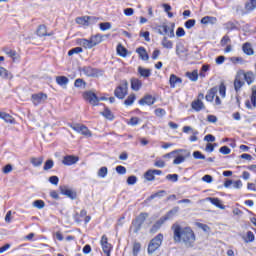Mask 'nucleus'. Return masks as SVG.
Listing matches in <instances>:
<instances>
[{
    "instance_id": "nucleus-24",
    "label": "nucleus",
    "mask_w": 256,
    "mask_h": 256,
    "mask_svg": "<svg viewBox=\"0 0 256 256\" xmlns=\"http://www.w3.org/2000/svg\"><path fill=\"white\" fill-rule=\"evenodd\" d=\"M51 33H47V27L45 25H40L37 29L38 37H51Z\"/></svg>"
},
{
    "instance_id": "nucleus-48",
    "label": "nucleus",
    "mask_w": 256,
    "mask_h": 256,
    "mask_svg": "<svg viewBox=\"0 0 256 256\" xmlns=\"http://www.w3.org/2000/svg\"><path fill=\"white\" fill-rule=\"evenodd\" d=\"M144 177L146 181H155V174L153 173V170H148L145 174Z\"/></svg>"
},
{
    "instance_id": "nucleus-8",
    "label": "nucleus",
    "mask_w": 256,
    "mask_h": 256,
    "mask_svg": "<svg viewBox=\"0 0 256 256\" xmlns=\"http://www.w3.org/2000/svg\"><path fill=\"white\" fill-rule=\"evenodd\" d=\"M71 129L76 133H80V135H84V137H92V133L85 125L81 124H70Z\"/></svg>"
},
{
    "instance_id": "nucleus-17",
    "label": "nucleus",
    "mask_w": 256,
    "mask_h": 256,
    "mask_svg": "<svg viewBox=\"0 0 256 256\" xmlns=\"http://www.w3.org/2000/svg\"><path fill=\"white\" fill-rule=\"evenodd\" d=\"M169 83H170V87L172 89H175V87H177V85H181V83H183V80L181 78L177 77V75L172 74L170 76Z\"/></svg>"
},
{
    "instance_id": "nucleus-16",
    "label": "nucleus",
    "mask_w": 256,
    "mask_h": 256,
    "mask_svg": "<svg viewBox=\"0 0 256 256\" xmlns=\"http://www.w3.org/2000/svg\"><path fill=\"white\" fill-rule=\"evenodd\" d=\"M91 19V16L77 17L76 23L78 25H83V27H89L91 25Z\"/></svg>"
},
{
    "instance_id": "nucleus-47",
    "label": "nucleus",
    "mask_w": 256,
    "mask_h": 256,
    "mask_svg": "<svg viewBox=\"0 0 256 256\" xmlns=\"http://www.w3.org/2000/svg\"><path fill=\"white\" fill-rule=\"evenodd\" d=\"M162 46L165 49H171L173 47V42L168 40L167 37H164L162 40Z\"/></svg>"
},
{
    "instance_id": "nucleus-30",
    "label": "nucleus",
    "mask_w": 256,
    "mask_h": 256,
    "mask_svg": "<svg viewBox=\"0 0 256 256\" xmlns=\"http://www.w3.org/2000/svg\"><path fill=\"white\" fill-rule=\"evenodd\" d=\"M56 83L61 87H66V85L69 83V78L65 76H58L56 77Z\"/></svg>"
},
{
    "instance_id": "nucleus-41",
    "label": "nucleus",
    "mask_w": 256,
    "mask_h": 256,
    "mask_svg": "<svg viewBox=\"0 0 256 256\" xmlns=\"http://www.w3.org/2000/svg\"><path fill=\"white\" fill-rule=\"evenodd\" d=\"M250 101L248 100L245 103L247 109H255V107H256V96H251ZM251 103H252V105H251Z\"/></svg>"
},
{
    "instance_id": "nucleus-43",
    "label": "nucleus",
    "mask_w": 256,
    "mask_h": 256,
    "mask_svg": "<svg viewBox=\"0 0 256 256\" xmlns=\"http://www.w3.org/2000/svg\"><path fill=\"white\" fill-rule=\"evenodd\" d=\"M53 167H55V162L49 159L44 163L43 170L49 171V169H53Z\"/></svg>"
},
{
    "instance_id": "nucleus-14",
    "label": "nucleus",
    "mask_w": 256,
    "mask_h": 256,
    "mask_svg": "<svg viewBox=\"0 0 256 256\" xmlns=\"http://www.w3.org/2000/svg\"><path fill=\"white\" fill-rule=\"evenodd\" d=\"M101 247L102 251L106 254V256H111V244H109L107 240V236L103 235L101 238Z\"/></svg>"
},
{
    "instance_id": "nucleus-36",
    "label": "nucleus",
    "mask_w": 256,
    "mask_h": 256,
    "mask_svg": "<svg viewBox=\"0 0 256 256\" xmlns=\"http://www.w3.org/2000/svg\"><path fill=\"white\" fill-rule=\"evenodd\" d=\"M116 51L120 57H127V48L123 45L119 44L116 48Z\"/></svg>"
},
{
    "instance_id": "nucleus-29",
    "label": "nucleus",
    "mask_w": 256,
    "mask_h": 256,
    "mask_svg": "<svg viewBox=\"0 0 256 256\" xmlns=\"http://www.w3.org/2000/svg\"><path fill=\"white\" fill-rule=\"evenodd\" d=\"M30 163L33 167H41L43 165V157H32Z\"/></svg>"
},
{
    "instance_id": "nucleus-23",
    "label": "nucleus",
    "mask_w": 256,
    "mask_h": 256,
    "mask_svg": "<svg viewBox=\"0 0 256 256\" xmlns=\"http://www.w3.org/2000/svg\"><path fill=\"white\" fill-rule=\"evenodd\" d=\"M192 106V109H194V111H202V109H205V104L203 103V101L197 99V100H194L191 104Z\"/></svg>"
},
{
    "instance_id": "nucleus-52",
    "label": "nucleus",
    "mask_w": 256,
    "mask_h": 256,
    "mask_svg": "<svg viewBox=\"0 0 256 256\" xmlns=\"http://www.w3.org/2000/svg\"><path fill=\"white\" fill-rule=\"evenodd\" d=\"M166 179L168 181H172V183H177L179 181V175H177V174H168L166 176Z\"/></svg>"
},
{
    "instance_id": "nucleus-61",
    "label": "nucleus",
    "mask_w": 256,
    "mask_h": 256,
    "mask_svg": "<svg viewBox=\"0 0 256 256\" xmlns=\"http://www.w3.org/2000/svg\"><path fill=\"white\" fill-rule=\"evenodd\" d=\"M11 171H13V166L11 164H7L3 167V173H5V175L11 173Z\"/></svg>"
},
{
    "instance_id": "nucleus-57",
    "label": "nucleus",
    "mask_w": 256,
    "mask_h": 256,
    "mask_svg": "<svg viewBox=\"0 0 256 256\" xmlns=\"http://www.w3.org/2000/svg\"><path fill=\"white\" fill-rule=\"evenodd\" d=\"M219 153H222V155H230L231 154V150L228 146H222L219 149Z\"/></svg>"
},
{
    "instance_id": "nucleus-27",
    "label": "nucleus",
    "mask_w": 256,
    "mask_h": 256,
    "mask_svg": "<svg viewBox=\"0 0 256 256\" xmlns=\"http://www.w3.org/2000/svg\"><path fill=\"white\" fill-rule=\"evenodd\" d=\"M207 199H208V201H210V203H212V205H214L218 209H222V210L225 209V205H223L221 203V200H219V198H211V197H209Z\"/></svg>"
},
{
    "instance_id": "nucleus-35",
    "label": "nucleus",
    "mask_w": 256,
    "mask_h": 256,
    "mask_svg": "<svg viewBox=\"0 0 256 256\" xmlns=\"http://www.w3.org/2000/svg\"><path fill=\"white\" fill-rule=\"evenodd\" d=\"M243 239L245 243H253L255 241V234L252 231H248Z\"/></svg>"
},
{
    "instance_id": "nucleus-39",
    "label": "nucleus",
    "mask_w": 256,
    "mask_h": 256,
    "mask_svg": "<svg viewBox=\"0 0 256 256\" xmlns=\"http://www.w3.org/2000/svg\"><path fill=\"white\" fill-rule=\"evenodd\" d=\"M245 85V82H243V80L239 79V77H237L234 81V89L235 91H241V87H243Z\"/></svg>"
},
{
    "instance_id": "nucleus-55",
    "label": "nucleus",
    "mask_w": 256,
    "mask_h": 256,
    "mask_svg": "<svg viewBox=\"0 0 256 256\" xmlns=\"http://www.w3.org/2000/svg\"><path fill=\"white\" fill-rule=\"evenodd\" d=\"M155 115L156 117H165V115H167V112L163 108H157L155 110Z\"/></svg>"
},
{
    "instance_id": "nucleus-49",
    "label": "nucleus",
    "mask_w": 256,
    "mask_h": 256,
    "mask_svg": "<svg viewBox=\"0 0 256 256\" xmlns=\"http://www.w3.org/2000/svg\"><path fill=\"white\" fill-rule=\"evenodd\" d=\"M36 209H43L45 207V202L43 200H36L32 204Z\"/></svg>"
},
{
    "instance_id": "nucleus-42",
    "label": "nucleus",
    "mask_w": 256,
    "mask_h": 256,
    "mask_svg": "<svg viewBox=\"0 0 256 256\" xmlns=\"http://www.w3.org/2000/svg\"><path fill=\"white\" fill-rule=\"evenodd\" d=\"M242 49L246 55H253V48L251 47L250 43H245L242 46Z\"/></svg>"
},
{
    "instance_id": "nucleus-12",
    "label": "nucleus",
    "mask_w": 256,
    "mask_h": 256,
    "mask_svg": "<svg viewBox=\"0 0 256 256\" xmlns=\"http://www.w3.org/2000/svg\"><path fill=\"white\" fill-rule=\"evenodd\" d=\"M84 99L90 103V105H99V97L93 91L84 93Z\"/></svg>"
},
{
    "instance_id": "nucleus-4",
    "label": "nucleus",
    "mask_w": 256,
    "mask_h": 256,
    "mask_svg": "<svg viewBox=\"0 0 256 256\" xmlns=\"http://www.w3.org/2000/svg\"><path fill=\"white\" fill-rule=\"evenodd\" d=\"M174 153L173 165H181V163H185V160L191 157V152L187 149H177L174 150Z\"/></svg>"
},
{
    "instance_id": "nucleus-40",
    "label": "nucleus",
    "mask_w": 256,
    "mask_h": 256,
    "mask_svg": "<svg viewBox=\"0 0 256 256\" xmlns=\"http://www.w3.org/2000/svg\"><path fill=\"white\" fill-rule=\"evenodd\" d=\"M135 99H136L135 94H130L127 97V99L124 101V105H126V107H131V105H133V103H135Z\"/></svg>"
},
{
    "instance_id": "nucleus-54",
    "label": "nucleus",
    "mask_w": 256,
    "mask_h": 256,
    "mask_svg": "<svg viewBox=\"0 0 256 256\" xmlns=\"http://www.w3.org/2000/svg\"><path fill=\"white\" fill-rule=\"evenodd\" d=\"M101 31H109L111 29V24L109 22H103L99 24Z\"/></svg>"
},
{
    "instance_id": "nucleus-59",
    "label": "nucleus",
    "mask_w": 256,
    "mask_h": 256,
    "mask_svg": "<svg viewBox=\"0 0 256 256\" xmlns=\"http://www.w3.org/2000/svg\"><path fill=\"white\" fill-rule=\"evenodd\" d=\"M241 187H243V182L241 180L232 183V189H241Z\"/></svg>"
},
{
    "instance_id": "nucleus-38",
    "label": "nucleus",
    "mask_w": 256,
    "mask_h": 256,
    "mask_svg": "<svg viewBox=\"0 0 256 256\" xmlns=\"http://www.w3.org/2000/svg\"><path fill=\"white\" fill-rule=\"evenodd\" d=\"M186 77H188V79H190V81H197V79H199V73L197 72V70H194L193 72H187L186 73Z\"/></svg>"
},
{
    "instance_id": "nucleus-1",
    "label": "nucleus",
    "mask_w": 256,
    "mask_h": 256,
    "mask_svg": "<svg viewBox=\"0 0 256 256\" xmlns=\"http://www.w3.org/2000/svg\"><path fill=\"white\" fill-rule=\"evenodd\" d=\"M171 229L175 243H183L187 249L195 247L196 237L191 227H181L178 223H174Z\"/></svg>"
},
{
    "instance_id": "nucleus-60",
    "label": "nucleus",
    "mask_w": 256,
    "mask_h": 256,
    "mask_svg": "<svg viewBox=\"0 0 256 256\" xmlns=\"http://www.w3.org/2000/svg\"><path fill=\"white\" fill-rule=\"evenodd\" d=\"M128 125H131L132 127H135V125H139V118L132 117L128 122Z\"/></svg>"
},
{
    "instance_id": "nucleus-9",
    "label": "nucleus",
    "mask_w": 256,
    "mask_h": 256,
    "mask_svg": "<svg viewBox=\"0 0 256 256\" xmlns=\"http://www.w3.org/2000/svg\"><path fill=\"white\" fill-rule=\"evenodd\" d=\"M176 55L179 57V59L185 61L187 60V57H189V49H187L183 43L178 42L176 44Z\"/></svg>"
},
{
    "instance_id": "nucleus-53",
    "label": "nucleus",
    "mask_w": 256,
    "mask_h": 256,
    "mask_svg": "<svg viewBox=\"0 0 256 256\" xmlns=\"http://www.w3.org/2000/svg\"><path fill=\"white\" fill-rule=\"evenodd\" d=\"M139 251H141V243L135 242L133 245V255L134 256L139 255Z\"/></svg>"
},
{
    "instance_id": "nucleus-7",
    "label": "nucleus",
    "mask_w": 256,
    "mask_h": 256,
    "mask_svg": "<svg viewBox=\"0 0 256 256\" xmlns=\"http://www.w3.org/2000/svg\"><path fill=\"white\" fill-rule=\"evenodd\" d=\"M163 243V234H158L156 237H154L149 245H148V253L152 255V253L156 252L159 247H161Z\"/></svg>"
},
{
    "instance_id": "nucleus-22",
    "label": "nucleus",
    "mask_w": 256,
    "mask_h": 256,
    "mask_svg": "<svg viewBox=\"0 0 256 256\" xmlns=\"http://www.w3.org/2000/svg\"><path fill=\"white\" fill-rule=\"evenodd\" d=\"M136 53H138L142 61H149V54H147V50L145 49V47H139L138 49H136Z\"/></svg>"
},
{
    "instance_id": "nucleus-2",
    "label": "nucleus",
    "mask_w": 256,
    "mask_h": 256,
    "mask_svg": "<svg viewBox=\"0 0 256 256\" xmlns=\"http://www.w3.org/2000/svg\"><path fill=\"white\" fill-rule=\"evenodd\" d=\"M179 213V207H174L172 210H170L166 215L161 217L150 229V233H157L162 227V225L165 223V221H169V219H173L175 215Z\"/></svg>"
},
{
    "instance_id": "nucleus-45",
    "label": "nucleus",
    "mask_w": 256,
    "mask_h": 256,
    "mask_svg": "<svg viewBox=\"0 0 256 256\" xmlns=\"http://www.w3.org/2000/svg\"><path fill=\"white\" fill-rule=\"evenodd\" d=\"M227 93V87L225 86V83H221L219 86V95L222 97V99H225Z\"/></svg>"
},
{
    "instance_id": "nucleus-5",
    "label": "nucleus",
    "mask_w": 256,
    "mask_h": 256,
    "mask_svg": "<svg viewBox=\"0 0 256 256\" xmlns=\"http://www.w3.org/2000/svg\"><path fill=\"white\" fill-rule=\"evenodd\" d=\"M129 90V82L122 80L120 85L115 89L114 95L117 99H125Z\"/></svg>"
},
{
    "instance_id": "nucleus-28",
    "label": "nucleus",
    "mask_w": 256,
    "mask_h": 256,
    "mask_svg": "<svg viewBox=\"0 0 256 256\" xmlns=\"http://www.w3.org/2000/svg\"><path fill=\"white\" fill-rule=\"evenodd\" d=\"M244 79L248 85H251L255 81V74L252 71L246 72Z\"/></svg>"
},
{
    "instance_id": "nucleus-19",
    "label": "nucleus",
    "mask_w": 256,
    "mask_h": 256,
    "mask_svg": "<svg viewBox=\"0 0 256 256\" xmlns=\"http://www.w3.org/2000/svg\"><path fill=\"white\" fill-rule=\"evenodd\" d=\"M219 91V89H217V87H213L211 88L207 94H206V101H209L210 103L213 102V99H215V97H217V92Z\"/></svg>"
},
{
    "instance_id": "nucleus-46",
    "label": "nucleus",
    "mask_w": 256,
    "mask_h": 256,
    "mask_svg": "<svg viewBox=\"0 0 256 256\" xmlns=\"http://www.w3.org/2000/svg\"><path fill=\"white\" fill-rule=\"evenodd\" d=\"M101 115H103V117H105L106 119L113 121V113L108 108H105L104 111L101 112Z\"/></svg>"
},
{
    "instance_id": "nucleus-13",
    "label": "nucleus",
    "mask_w": 256,
    "mask_h": 256,
    "mask_svg": "<svg viewBox=\"0 0 256 256\" xmlns=\"http://www.w3.org/2000/svg\"><path fill=\"white\" fill-rule=\"evenodd\" d=\"M82 73L87 77H99V70L91 66H84L82 68Z\"/></svg>"
},
{
    "instance_id": "nucleus-18",
    "label": "nucleus",
    "mask_w": 256,
    "mask_h": 256,
    "mask_svg": "<svg viewBox=\"0 0 256 256\" xmlns=\"http://www.w3.org/2000/svg\"><path fill=\"white\" fill-rule=\"evenodd\" d=\"M173 27H175V24H172L171 26L162 25V30L165 33V35H168V37L173 38L175 37V31Z\"/></svg>"
},
{
    "instance_id": "nucleus-34",
    "label": "nucleus",
    "mask_w": 256,
    "mask_h": 256,
    "mask_svg": "<svg viewBox=\"0 0 256 256\" xmlns=\"http://www.w3.org/2000/svg\"><path fill=\"white\" fill-rule=\"evenodd\" d=\"M246 11H255L256 9V0H248L245 4Z\"/></svg>"
},
{
    "instance_id": "nucleus-20",
    "label": "nucleus",
    "mask_w": 256,
    "mask_h": 256,
    "mask_svg": "<svg viewBox=\"0 0 256 256\" xmlns=\"http://www.w3.org/2000/svg\"><path fill=\"white\" fill-rule=\"evenodd\" d=\"M155 103V98L151 95H146L139 100V105H153Z\"/></svg>"
},
{
    "instance_id": "nucleus-31",
    "label": "nucleus",
    "mask_w": 256,
    "mask_h": 256,
    "mask_svg": "<svg viewBox=\"0 0 256 256\" xmlns=\"http://www.w3.org/2000/svg\"><path fill=\"white\" fill-rule=\"evenodd\" d=\"M138 73L141 77L147 78L151 77V70L143 67H138Z\"/></svg>"
},
{
    "instance_id": "nucleus-21",
    "label": "nucleus",
    "mask_w": 256,
    "mask_h": 256,
    "mask_svg": "<svg viewBox=\"0 0 256 256\" xmlns=\"http://www.w3.org/2000/svg\"><path fill=\"white\" fill-rule=\"evenodd\" d=\"M143 87V82L137 78L131 79V89L132 91H139Z\"/></svg>"
},
{
    "instance_id": "nucleus-44",
    "label": "nucleus",
    "mask_w": 256,
    "mask_h": 256,
    "mask_svg": "<svg viewBox=\"0 0 256 256\" xmlns=\"http://www.w3.org/2000/svg\"><path fill=\"white\" fill-rule=\"evenodd\" d=\"M107 173H108V169L107 167H101L99 170H98V177H100L101 179H105L107 177Z\"/></svg>"
},
{
    "instance_id": "nucleus-64",
    "label": "nucleus",
    "mask_w": 256,
    "mask_h": 256,
    "mask_svg": "<svg viewBox=\"0 0 256 256\" xmlns=\"http://www.w3.org/2000/svg\"><path fill=\"white\" fill-rule=\"evenodd\" d=\"M176 36L177 37H185V29L182 27H179L176 31Z\"/></svg>"
},
{
    "instance_id": "nucleus-51",
    "label": "nucleus",
    "mask_w": 256,
    "mask_h": 256,
    "mask_svg": "<svg viewBox=\"0 0 256 256\" xmlns=\"http://www.w3.org/2000/svg\"><path fill=\"white\" fill-rule=\"evenodd\" d=\"M79 53H83V48H81V47H75V48H72V49L68 52V56L71 57V55H75V54H79Z\"/></svg>"
},
{
    "instance_id": "nucleus-62",
    "label": "nucleus",
    "mask_w": 256,
    "mask_h": 256,
    "mask_svg": "<svg viewBox=\"0 0 256 256\" xmlns=\"http://www.w3.org/2000/svg\"><path fill=\"white\" fill-rule=\"evenodd\" d=\"M127 183H128V185H135V183H137V178H136V176H130V177H128V179H127Z\"/></svg>"
},
{
    "instance_id": "nucleus-32",
    "label": "nucleus",
    "mask_w": 256,
    "mask_h": 256,
    "mask_svg": "<svg viewBox=\"0 0 256 256\" xmlns=\"http://www.w3.org/2000/svg\"><path fill=\"white\" fill-rule=\"evenodd\" d=\"M0 77L3 79H12L13 75L4 67H0Z\"/></svg>"
},
{
    "instance_id": "nucleus-33",
    "label": "nucleus",
    "mask_w": 256,
    "mask_h": 256,
    "mask_svg": "<svg viewBox=\"0 0 256 256\" xmlns=\"http://www.w3.org/2000/svg\"><path fill=\"white\" fill-rule=\"evenodd\" d=\"M217 21V18L213 16H205L201 19L202 25H209V23H215Z\"/></svg>"
},
{
    "instance_id": "nucleus-37",
    "label": "nucleus",
    "mask_w": 256,
    "mask_h": 256,
    "mask_svg": "<svg viewBox=\"0 0 256 256\" xmlns=\"http://www.w3.org/2000/svg\"><path fill=\"white\" fill-rule=\"evenodd\" d=\"M80 45L84 47V49H93V44H91V40L80 39Z\"/></svg>"
},
{
    "instance_id": "nucleus-6",
    "label": "nucleus",
    "mask_w": 256,
    "mask_h": 256,
    "mask_svg": "<svg viewBox=\"0 0 256 256\" xmlns=\"http://www.w3.org/2000/svg\"><path fill=\"white\" fill-rule=\"evenodd\" d=\"M149 217L147 213H140L139 216L132 222L131 230L133 233H139L141 231L142 225L145 223V220Z\"/></svg>"
},
{
    "instance_id": "nucleus-63",
    "label": "nucleus",
    "mask_w": 256,
    "mask_h": 256,
    "mask_svg": "<svg viewBox=\"0 0 256 256\" xmlns=\"http://www.w3.org/2000/svg\"><path fill=\"white\" fill-rule=\"evenodd\" d=\"M49 181L52 185H59V177L57 176H51Z\"/></svg>"
},
{
    "instance_id": "nucleus-25",
    "label": "nucleus",
    "mask_w": 256,
    "mask_h": 256,
    "mask_svg": "<svg viewBox=\"0 0 256 256\" xmlns=\"http://www.w3.org/2000/svg\"><path fill=\"white\" fill-rule=\"evenodd\" d=\"M0 119L5 121V123H10L12 125H13V123H15V118L13 116H11L10 114L5 113V112H0Z\"/></svg>"
},
{
    "instance_id": "nucleus-15",
    "label": "nucleus",
    "mask_w": 256,
    "mask_h": 256,
    "mask_svg": "<svg viewBox=\"0 0 256 256\" xmlns=\"http://www.w3.org/2000/svg\"><path fill=\"white\" fill-rule=\"evenodd\" d=\"M79 161V157L73 155L64 156L62 163L66 166L75 165Z\"/></svg>"
},
{
    "instance_id": "nucleus-58",
    "label": "nucleus",
    "mask_w": 256,
    "mask_h": 256,
    "mask_svg": "<svg viewBox=\"0 0 256 256\" xmlns=\"http://www.w3.org/2000/svg\"><path fill=\"white\" fill-rule=\"evenodd\" d=\"M116 172L118 173V175H125V173H127V168H125L124 166H117L116 167Z\"/></svg>"
},
{
    "instance_id": "nucleus-26",
    "label": "nucleus",
    "mask_w": 256,
    "mask_h": 256,
    "mask_svg": "<svg viewBox=\"0 0 256 256\" xmlns=\"http://www.w3.org/2000/svg\"><path fill=\"white\" fill-rule=\"evenodd\" d=\"M101 41H103V37L100 34H96L90 37V43L92 44V47H97Z\"/></svg>"
},
{
    "instance_id": "nucleus-50",
    "label": "nucleus",
    "mask_w": 256,
    "mask_h": 256,
    "mask_svg": "<svg viewBox=\"0 0 256 256\" xmlns=\"http://www.w3.org/2000/svg\"><path fill=\"white\" fill-rule=\"evenodd\" d=\"M195 23H197L195 19H189L184 23V27L187 29H193V27H195Z\"/></svg>"
},
{
    "instance_id": "nucleus-56",
    "label": "nucleus",
    "mask_w": 256,
    "mask_h": 256,
    "mask_svg": "<svg viewBox=\"0 0 256 256\" xmlns=\"http://www.w3.org/2000/svg\"><path fill=\"white\" fill-rule=\"evenodd\" d=\"M193 157L194 159H198V160H205V155H203V153H201V151H194L193 152Z\"/></svg>"
},
{
    "instance_id": "nucleus-11",
    "label": "nucleus",
    "mask_w": 256,
    "mask_h": 256,
    "mask_svg": "<svg viewBox=\"0 0 256 256\" xmlns=\"http://www.w3.org/2000/svg\"><path fill=\"white\" fill-rule=\"evenodd\" d=\"M32 103L33 105H43L47 101V94L45 93H38V94H33L32 97Z\"/></svg>"
},
{
    "instance_id": "nucleus-10",
    "label": "nucleus",
    "mask_w": 256,
    "mask_h": 256,
    "mask_svg": "<svg viewBox=\"0 0 256 256\" xmlns=\"http://www.w3.org/2000/svg\"><path fill=\"white\" fill-rule=\"evenodd\" d=\"M60 192L62 195H65L72 201H74V199H77V192L69 188L68 186H60Z\"/></svg>"
},
{
    "instance_id": "nucleus-3",
    "label": "nucleus",
    "mask_w": 256,
    "mask_h": 256,
    "mask_svg": "<svg viewBox=\"0 0 256 256\" xmlns=\"http://www.w3.org/2000/svg\"><path fill=\"white\" fill-rule=\"evenodd\" d=\"M179 213V207H174L172 210H170L166 215L161 217L150 229V233H157L162 227V225L165 223V221H169V219H173L175 215Z\"/></svg>"
}]
</instances>
